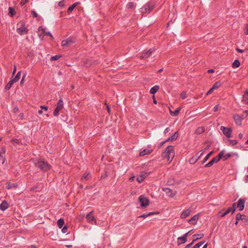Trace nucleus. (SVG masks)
<instances>
[{"mask_svg": "<svg viewBox=\"0 0 248 248\" xmlns=\"http://www.w3.org/2000/svg\"><path fill=\"white\" fill-rule=\"evenodd\" d=\"M35 167L38 168L44 171H47L51 168V166L46 161L41 159H37V161L35 162Z\"/></svg>", "mask_w": 248, "mask_h": 248, "instance_id": "nucleus-1", "label": "nucleus"}, {"mask_svg": "<svg viewBox=\"0 0 248 248\" xmlns=\"http://www.w3.org/2000/svg\"><path fill=\"white\" fill-rule=\"evenodd\" d=\"M174 156V151L173 146L169 145L165 150V151L162 153V156L163 158H167L168 160L170 158L172 159ZM172 160V159H171ZM171 160H170L171 161Z\"/></svg>", "mask_w": 248, "mask_h": 248, "instance_id": "nucleus-2", "label": "nucleus"}, {"mask_svg": "<svg viewBox=\"0 0 248 248\" xmlns=\"http://www.w3.org/2000/svg\"><path fill=\"white\" fill-rule=\"evenodd\" d=\"M154 3L153 2H148L142 8H141V12L142 14H149L154 9Z\"/></svg>", "mask_w": 248, "mask_h": 248, "instance_id": "nucleus-3", "label": "nucleus"}, {"mask_svg": "<svg viewBox=\"0 0 248 248\" xmlns=\"http://www.w3.org/2000/svg\"><path fill=\"white\" fill-rule=\"evenodd\" d=\"M139 201L141 207H147L149 204V200L143 195H141L139 198Z\"/></svg>", "mask_w": 248, "mask_h": 248, "instance_id": "nucleus-4", "label": "nucleus"}, {"mask_svg": "<svg viewBox=\"0 0 248 248\" xmlns=\"http://www.w3.org/2000/svg\"><path fill=\"white\" fill-rule=\"evenodd\" d=\"M221 130L222 131L223 134L228 138L232 137V130L231 128L226 127L222 126L220 128Z\"/></svg>", "mask_w": 248, "mask_h": 248, "instance_id": "nucleus-5", "label": "nucleus"}, {"mask_svg": "<svg viewBox=\"0 0 248 248\" xmlns=\"http://www.w3.org/2000/svg\"><path fill=\"white\" fill-rule=\"evenodd\" d=\"M162 190L166 192L167 196L171 198L174 197L177 193L176 190H172L168 187H163L162 188Z\"/></svg>", "mask_w": 248, "mask_h": 248, "instance_id": "nucleus-6", "label": "nucleus"}, {"mask_svg": "<svg viewBox=\"0 0 248 248\" xmlns=\"http://www.w3.org/2000/svg\"><path fill=\"white\" fill-rule=\"evenodd\" d=\"M93 211H91L90 212L89 214H88L86 216V218H87L88 221L93 224H95L96 225V220L94 217L93 215Z\"/></svg>", "mask_w": 248, "mask_h": 248, "instance_id": "nucleus-7", "label": "nucleus"}, {"mask_svg": "<svg viewBox=\"0 0 248 248\" xmlns=\"http://www.w3.org/2000/svg\"><path fill=\"white\" fill-rule=\"evenodd\" d=\"M75 41L72 38H68L66 40H62L61 45L62 46H66L72 45L75 43Z\"/></svg>", "mask_w": 248, "mask_h": 248, "instance_id": "nucleus-8", "label": "nucleus"}, {"mask_svg": "<svg viewBox=\"0 0 248 248\" xmlns=\"http://www.w3.org/2000/svg\"><path fill=\"white\" fill-rule=\"evenodd\" d=\"M233 117L235 121V123L239 126L241 125L242 121L244 118V115L243 114H241V115L236 114V115H234Z\"/></svg>", "mask_w": 248, "mask_h": 248, "instance_id": "nucleus-9", "label": "nucleus"}, {"mask_svg": "<svg viewBox=\"0 0 248 248\" xmlns=\"http://www.w3.org/2000/svg\"><path fill=\"white\" fill-rule=\"evenodd\" d=\"M153 51H154V49H153V48L150 49L148 50H144L141 53L140 58L145 59L149 57L152 55Z\"/></svg>", "mask_w": 248, "mask_h": 248, "instance_id": "nucleus-10", "label": "nucleus"}, {"mask_svg": "<svg viewBox=\"0 0 248 248\" xmlns=\"http://www.w3.org/2000/svg\"><path fill=\"white\" fill-rule=\"evenodd\" d=\"M203 236H204V234L203 233L196 234L193 235V237L194 238L193 240L190 244L187 245L185 247V248H189L192 246V245H193V244L194 243V242L199 240V239L202 238Z\"/></svg>", "mask_w": 248, "mask_h": 248, "instance_id": "nucleus-11", "label": "nucleus"}, {"mask_svg": "<svg viewBox=\"0 0 248 248\" xmlns=\"http://www.w3.org/2000/svg\"><path fill=\"white\" fill-rule=\"evenodd\" d=\"M17 32L20 34H27L28 32V30L25 26V24H22L21 26L17 29Z\"/></svg>", "mask_w": 248, "mask_h": 248, "instance_id": "nucleus-12", "label": "nucleus"}, {"mask_svg": "<svg viewBox=\"0 0 248 248\" xmlns=\"http://www.w3.org/2000/svg\"><path fill=\"white\" fill-rule=\"evenodd\" d=\"M202 154L203 153L200 154V152H198L194 156L189 159V163L191 164H195L200 158Z\"/></svg>", "mask_w": 248, "mask_h": 248, "instance_id": "nucleus-13", "label": "nucleus"}, {"mask_svg": "<svg viewBox=\"0 0 248 248\" xmlns=\"http://www.w3.org/2000/svg\"><path fill=\"white\" fill-rule=\"evenodd\" d=\"M245 200L244 199H240L237 202V207L239 208V210L242 211L244 210L245 207Z\"/></svg>", "mask_w": 248, "mask_h": 248, "instance_id": "nucleus-14", "label": "nucleus"}, {"mask_svg": "<svg viewBox=\"0 0 248 248\" xmlns=\"http://www.w3.org/2000/svg\"><path fill=\"white\" fill-rule=\"evenodd\" d=\"M187 241V234H185L183 236L178 238V245L186 243Z\"/></svg>", "mask_w": 248, "mask_h": 248, "instance_id": "nucleus-15", "label": "nucleus"}, {"mask_svg": "<svg viewBox=\"0 0 248 248\" xmlns=\"http://www.w3.org/2000/svg\"><path fill=\"white\" fill-rule=\"evenodd\" d=\"M198 218H199V215H195L192 218H191L190 219H189L188 220V222L189 223H190L191 224L195 225L196 223Z\"/></svg>", "mask_w": 248, "mask_h": 248, "instance_id": "nucleus-16", "label": "nucleus"}, {"mask_svg": "<svg viewBox=\"0 0 248 248\" xmlns=\"http://www.w3.org/2000/svg\"><path fill=\"white\" fill-rule=\"evenodd\" d=\"M191 213V210L189 209L185 210L182 213L180 217L181 218H185L188 217Z\"/></svg>", "mask_w": 248, "mask_h": 248, "instance_id": "nucleus-17", "label": "nucleus"}, {"mask_svg": "<svg viewBox=\"0 0 248 248\" xmlns=\"http://www.w3.org/2000/svg\"><path fill=\"white\" fill-rule=\"evenodd\" d=\"M8 207L9 204L6 201H2L1 203L0 204V209L2 211H5L8 208Z\"/></svg>", "mask_w": 248, "mask_h": 248, "instance_id": "nucleus-18", "label": "nucleus"}, {"mask_svg": "<svg viewBox=\"0 0 248 248\" xmlns=\"http://www.w3.org/2000/svg\"><path fill=\"white\" fill-rule=\"evenodd\" d=\"M17 187L18 184L17 183H11L10 182H7L6 184V188L8 189H10L12 188H17Z\"/></svg>", "mask_w": 248, "mask_h": 248, "instance_id": "nucleus-19", "label": "nucleus"}, {"mask_svg": "<svg viewBox=\"0 0 248 248\" xmlns=\"http://www.w3.org/2000/svg\"><path fill=\"white\" fill-rule=\"evenodd\" d=\"M80 4V2H77L76 3H74V4H73L71 6H70L68 9H67V13L68 14H70L71 13L73 10L75 8V7L78 4Z\"/></svg>", "mask_w": 248, "mask_h": 248, "instance_id": "nucleus-20", "label": "nucleus"}, {"mask_svg": "<svg viewBox=\"0 0 248 248\" xmlns=\"http://www.w3.org/2000/svg\"><path fill=\"white\" fill-rule=\"evenodd\" d=\"M152 151H153V150H152V149H151V150L148 149H144L140 153V156H144L146 155H149L151 153H152Z\"/></svg>", "mask_w": 248, "mask_h": 248, "instance_id": "nucleus-21", "label": "nucleus"}, {"mask_svg": "<svg viewBox=\"0 0 248 248\" xmlns=\"http://www.w3.org/2000/svg\"><path fill=\"white\" fill-rule=\"evenodd\" d=\"M178 137V132H176L170 138H169V139L166 140V141L168 142L169 141L175 140H176L177 139Z\"/></svg>", "mask_w": 248, "mask_h": 248, "instance_id": "nucleus-22", "label": "nucleus"}, {"mask_svg": "<svg viewBox=\"0 0 248 248\" xmlns=\"http://www.w3.org/2000/svg\"><path fill=\"white\" fill-rule=\"evenodd\" d=\"M181 108H178L175 111H173L170 108V112L171 116H176L178 115L181 110Z\"/></svg>", "mask_w": 248, "mask_h": 248, "instance_id": "nucleus-23", "label": "nucleus"}, {"mask_svg": "<svg viewBox=\"0 0 248 248\" xmlns=\"http://www.w3.org/2000/svg\"><path fill=\"white\" fill-rule=\"evenodd\" d=\"M235 205H236V203H233V204H232V207H231L228 208L226 210V211L227 212V213H228V214L230 212H232V214H233V213L235 211V210H236Z\"/></svg>", "mask_w": 248, "mask_h": 248, "instance_id": "nucleus-24", "label": "nucleus"}, {"mask_svg": "<svg viewBox=\"0 0 248 248\" xmlns=\"http://www.w3.org/2000/svg\"><path fill=\"white\" fill-rule=\"evenodd\" d=\"M235 205H236V203H233V204H232V207H231L228 208L226 210V211L227 212V213H228V214L230 212H232V214H233V213L235 211V210H236Z\"/></svg>", "mask_w": 248, "mask_h": 248, "instance_id": "nucleus-25", "label": "nucleus"}, {"mask_svg": "<svg viewBox=\"0 0 248 248\" xmlns=\"http://www.w3.org/2000/svg\"><path fill=\"white\" fill-rule=\"evenodd\" d=\"M159 89V86L158 85H155L151 89L150 93L151 94H154L158 91Z\"/></svg>", "mask_w": 248, "mask_h": 248, "instance_id": "nucleus-26", "label": "nucleus"}, {"mask_svg": "<svg viewBox=\"0 0 248 248\" xmlns=\"http://www.w3.org/2000/svg\"><path fill=\"white\" fill-rule=\"evenodd\" d=\"M225 151L222 150L218 155L215 157L216 158V163L218 162L220 160V159L223 157V155H224Z\"/></svg>", "mask_w": 248, "mask_h": 248, "instance_id": "nucleus-27", "label": "nucleus"}, {"mask_svg": "<svg viewBox=\"0 0 248 248\" xmlns=\"http://www.w3.org/2000/svg\"><path fill=\"white\" fill-rule=\"evenodd\" d=\"M215 162H216V158H213L210 161L206 164L204 167L205 168H209L211 167Z\"/></svg>", "mask_w": 248, "mask_h": 248, "instance_id": "nucleus-28", "label": "nucleus"}, {"mask_svg": "<svg viewBox=\"0 0 248 248\" xmlns=\"http://www.w3.org/2000/svg\"><path fill=\"white\" fill-rule=\"evenodd\" d=\"M9 10V15L11 17H13L15 15H16V12L15 9L12 7H9L8 8Z\"/></svg>", "mask_w": 248, "mask_h": 248, "instance_id": "nucleus-29", "label": "nucleus"}, {"mask_svg": "<svg viewBox=\"0 0 248 248\" xmlns=\"http://www.w3.org/2000/svg\"><path fill=\"white\" fill-rule=\"evenodd\" d=\"M15 83L12 79H11L9 82L5 86V89L7 90H9L11 87L12 86L13 84Z\"/></svg>", "mask_w": 248, "mask_h": 248, "instance_id": "nucleus-30", "label": "nucleus"}, {"mask_svg": "<svg viewBox=\"0 0 248 248\" xmlns=\"http://www.w3.org/2000/svg\"><path fill=\"white\" fill-rule=\"evenodd\" d=\"M240 62L238 60H235L232 64V67L233 68H236L239 67Z\"/></svg>", "mask_w": 248, "mask_h": 248, "instance_id": "nucleus-31", "label": "nucleus"}, {"mask_svg": "<svg viewBox=\"0 0 248 248\" xmlns=\"http://www.w3.org/2000/svg\"><path fill=\"white\" fill-rule=\"evenodd\" d=\"M39 30H41L43 33L46 35V36H49L50 37H51V39H53V36L52 35L51 33L50 32H47V31H45V29H44V28H42L41 29V27H39Z\"/></svg>", "mask_w": 248, "mask_h": 248, "instance_id": "nucleus-32", "label": "nucleus"}, {"mask_svg": "<svg viewBox=\"0 0 248 248\" xmlns=\"http://www.w3.org/2000/svg\"><path fill=\"white\" fill-rule=\"evenodd\" d=\"M227 214L228 213L226 211H225V209H223L218 212V216L221 217H223L226 216Z\"/></svg>", "mask_w": 248, "mask_h": 248, "instance_id": "nucleus-33", "label": "nucleus"}, {"mask_svg": "<svg viewBox=\"0 0 248 248\" xmlns=\"http://www.w3.org/2000/svg\"><path fill=\"white\" fill-rule=\"evenodd\" d=\"M204 131V128L203 127H199L197 128L195 131V133L197 134H201Z\"/></svg>", "mask_w": 248, "mask_h": 248, "instance_id": "nucleus-34", "label": "nucleus"}, {"mask_svg": "<svg viewBox=\"0 0 248 248\" xmlns=\"http://www.w3.org/2000/svg\"><path fill=\"white\" fill-rule=\"evenodd\" d=\"M64 224V221L63 219L60 218L57 221V225L59 228H62Z\"/></svg>", "mask_w": 248, "mask_h": 248, "instance_id": "nucleus-35", "label": "nucleus"}, {"mask_svg": "<svg viewBox=\"0 0 248 248\" xmlns=\"http://www.w3.org/2000/svg\"><path fill=\"white\" fill-rule=\"evenodd\" d=\"M84 63L86 67H89L94 63V62L92 60H87L84 62Z\"/></svg>", "mask_w": 248, "mask_h": 248, "instance_id": "nucleus-36", "label": "nucleus"}, {"mask_svg": "<svg viewBox=\"0 0 248 248\" xmlns=\"http://www.w3.org/2000/svg\"><path fill=\"white\" fill-rule=\"evenodd\" d=\"M175 184V181L173 178L169 179L167 183L168 186H173Z\"/></svg>", "mask_w": 248, "mask_h": 248, "instance_id": "nucleus-37", "label": "nucleus"}, {"mask_svg": "<svg viewBox=\"0 0 248 248\" xmlns=\"http://www.w3.org/2000/svg\"><path fill=\"white\" fill-rule=\"evenodd\" d=\"M20 76H21V71H19L16 75V77L12 79L13 80V81L15 82H16L17 81H18L20 78Z\"/></svg>", "mask_w": 248, "mask_h": 248, "instance_id": "nucleus-38", "label": "nucleus"}, {"mask_svg": "<svg viewBox=\"0 0 248 248\" xmlns=\"http://www.w3.org/2000/svg\"><path fill=\"white\" fill-rule=\"evenodd\" d=\"M221 85V83L219 81L216 82L213 86L212 88L215 90L218 89Z\"/></svg>", "mask_w": 248, "mask_h": 248, "instance_id": "nucleus-39", "label": "nucleus"}, {"mask_svg": "<svg viewBox=\"0 0 248 248\" xmlns=\"http://www.w3.org/2000/svg\"><path fill=\"white\" fill-rule=\"evenodd\" d=\"M213 153V152H211L206 155L203 161L202 162V164H203L204 163H205L206 161L208 160L210 156L212 155Z\"/></svg>", "mask_w": 248, "mask_h": 248, "instance_id": "nucleus-40", "label": "nucleus"}, {"mask_svg": "<svg viewBox=\"0 0 248 248\" xmlns=\"http://www.w3.org/2000/svg\"><path fill=\"white\" fill-rule=\"evenodd\" d=\"M61 57H62L61 55H56L55 56L51 57L50 58V61H56V60H59Z\"/></svg>", "mask_w": 248, "mask_h": 248, "instance_id": "nucleus-41", "label": "nucleus"}, {"mask_svg": "<svg viewBox=\"0 0 248 248\" xmlns=\"http://www.w3.org/2000/svg\"><path fill=\"white\" fill-rule=\"evenodd\" d=\"M242 221L243 222L245 225H248V217L244 215L243 216V218H242Z\"/></svg>", "mask_w": 248, "mask_h": 248, "instance_id": "nucleus-42", "label": "nucleus"}, {"mask_svg": "<svg viewBox=\"0 0 248 248\" xmlns=\"http://www.w3.org/2000/svg\"><path fill=\"white\" fill-rule=\"evenodd\" d=\"M62 109V108L57 107L53 112V115L55 116H58L59 114L60 110H61Z\"/></svg>", "mask_w": 248, "mask_h": 248, "instance_id": "nucleus-43", "label": "nucleus"}, {"mask_svg": "<svg viewBox=\"0 0 248 248\" xmlns=\"http://www.w3.org/2000/svg\"><path fill=\"white\" fill-rule=\"evenodd\" d=\"M57 107H58L59 108H63V102H62V99L61 98L59 100V101H58V102L57 103Z\"/></svg>", "mask_w": 248, "mask_h": 248, "instance_id": "nucleus-44", "label": "nucleus"}, {"mask_svg": "<svg viewBox=\"0 0 248 248\" xmlns=\"http://www.w3.org/2000/svg\"><path fill=\"white\" fill-rule=\"evenodd\" d=\"M11 142L12 143V144L14 146H16V144H19V142H20L19 140L18 139H13L11 140Z\"/></svg>", "mask_w": 248, "mask_h": 248, "instance_id": "nucleus-45", "label": "nucleus"}, {"mask_svg": "<svg viewBox=\"0 0 248 248\" xmlns=\"http://www.w3.org/2000/svg\"><path fill=\"white\" fill-rule=\"evenodd\" d=\"M205 243V241H201L197 244H196L194 246V247L192 248H199L201 247L204 243Z\"/></svg>", "mask_w": 248, "mask_h": 248, "instance_id": "nucleus-46", "label": "nucleus"}, {"mask_svg": "<svg viewBox=\"0 0 248 248\" xmlns=\"http://www.w3.org/2000/svg\"><path fill=\"white\" fill-rule=\"evenodd\" d=\"M244 216V215H242L240 213L237 214L236 215V220H237V221L240 220H242V218H243Z\"/></svg>", "mask_w": 248, "mask_h": 248, "instance_id": "nucleus-47", "label": "nucleus"}, {"mask_svg": "<svg viewBox=\"0 0 248 248\" xmlns=\"http://www.w3.org/2000/svg\"><path fill=\"white\" fill-rule=\"evenodd\" d=\"M180 97L183 99H186L187 97V95H186V92H182L180 94Z\"/></svg>", "mask_w": 248, "mask_h": 248, "instance_id": "nucleus-48", "label": "nucleus"}, {"mask_svg": "<svg viewBox=\"0 0 248 248\" xmlns=\"http://www.w3.org/2000/svg\"><path fill=\"white\" fill-rule=\"evenodd\" d=\"M232 156L231 154H227L225 155H223V160H226L228 159Z\"/></svg>", "mask_w": 248, "mask_h": 248, "instance_id": "nucleus-49", "label": "nucleus"}, {"mask_svg": "<svg viewBox=\"0 0 248 248\" xmlns=\"http://www.w3.org/2000/svg\"><path fill=\"white\" fill-rule=\"evenodd\" d=\"M134 3L132 2H130L128 3V4L127 5V7L128 9H132V8L134 7Z\"/></svg>", "mask_w": 248, "mask_h": 248, "instance_id": "nucleus-50", "label": "nucleus"}, {"mask_svg": "<svg viewBox=\"0 0 248 248\" xmlns=\"http://www.w3.org/2000/svg\"><path fill=\"white\" fill-rule=\"evenodd\" d=\"M228 141L230 142V144L232 145H234L237 144V141L236 140H229Z\"/></svg>", "mask_w": 248, "mask_h": 248, "instance_id": "nucleus-51", "label": "nucleus"}, {"mask_svg": "<svg viewBox=\"0 0 248 248\" xmlns=\"http://www.w3.org/2000/svg\"><path fill=\"white\" fill-rule=\"evenodd\" d=\"M242 102L243 103L248 105V99L245 96V95H243Z\"/></svg>", "mask_w": 248, "mask_h": 248, "instance_id": "nucleus-52", "label": "nucleus"}, {"mask_svg": "<svg viewBox=\"0 0 248 248\" xmlns=\"http://www.w3.org/2000/svg\"><path fill=\"white\" fill-rule=\"evenodd\" d=\"M144 179V178H143V175H140V176H139L137 177V181L139 182V183H141L142 181H143Z\"/></svg>", "mask_w": 248, "mask_h": 248, "instance_id": "nucleus-53", "label": "nucleus"}, {"mask_svg": "<svg viewBox=\"0 0 248 248\" xmlns=\"http://www.w3.org/2000/svg\"><path fill=\"white\" fill-rule=\"evenodd\" d=\"M244 33L246 35H248V24L246 25V27L244 29Z\"/></svg>", "mask_w": 248, "mask_h": 248, "instance_id": "nucleus-54", "label": "nucleus"}, {"mask_svg": "<svg viewBox=\"0 0 248 248\" xmlns=\"http://www.w3.org/2000/svg\"><path fill=\"white\" fill-rule=\"evenodd\" d=\"M63 1H64V0H62L59 2V3H58L59 6H60L61 7H63L64 6V4L63 3Z\"/></svg>", "mask_w": 248, "mask_h": 248, "instance_id": "nucleus-55", "label": "nucleus"}, {"mask_svg": "<svg viewBox=\"0 0 248 248\" xmlns=\"http://www.w3.org/2000/svg\"><path fill=\"white\" fill-rule=\"evenodd\" d=\"M29 0H21L20 3L21 6L24 5L25 4L28 2Z\"/></svg>", "mask_w": 248, "mask_h": 248, "instance_id": "nucleus-56", "label": "nucleus"}, {"mask_svg": "<svg viewBox=\"0 0 248 248\" xmlns=\"http://www.w3.org/2000/svg\"><path fill=\"white\" fill-rule=\"evenodd\" d=\"M25 76H26L25 74H24L23 76V77H22V79H21V81L20 82V85H23L24 82V78H25Z\"/></svg>", "mask_w": 248, "mask_h": 248, "instance_id": "nucleus-57", "label": "nucleus"}, {"mask_svg": "<svg viewBox=\"0 0 248 248\" xmlns=\"http://www.w3.org/2000/svg\"><path fill=\"white\" fill-rule=\"evenodd\" d=\"M31 13L34 17H37L38 16V14L34 11H31Z\"/></svg>", "mask_w": 248, "mask_h": 248, "instance_id": "nucleus-58", "label": "nucleus"}, {"mask_svg": "<svg viewBox=\"0 0 248 248\" xmlns=\"http://www.w3.org/2000/svg\"><path fill=\"white\" fill-rule=\"evenodd\" d=\"M67 231V227L66 226H65L63 227V228L62 229V232L63 233H65Z\"/></svg>", "mask_w": 248, "mask_h": 248, "instance_id": "nucleus-59", "label": "nucleus"}, {"mask_svg": "<svg viewBox=\"0 0 248 248\" xmlns=\"http://www.w3.org/2000/svg\"><path fill=\"white\" fill-rule=\"evenodd\" d=\"M148 217V214H143L140 216L139 217H141V218H146L147 217Z\"/></svg>", "mask_w": 248, "mask_h": 248, "instance_id": "nucleus-60", "label": "nucleus"}, {"mask_svg": "<svg viewBox=\"0 0 248 248\" xmlns=\"http://www.w3.org/2000/svg\"><path fill=\"white\" fill-rule=\"evenodd\" d=\"M159 214V212H150L148 214V217L149 216H152V215H155V214Z\"/></svg>", "mask_w": 248, "mask_h": 248, "instance_id": "nucleus-61", "label": "nucleus"}, {"mask_svg": "<svg viewBox=\"0 0 248 248\" xmlns=\"http://www.w3.org/2000/svg\"><path fill=\"white\" fill-rule=\"evenodd\" d=\"M40 108L42 109H44L46 111H47L48 110V107L46 106H41Z\"/></svg>", "mask_w": 248, "mask_h": 248, "instance_id": "nucleus-62", "label": "nucleus"}, {"mask_svg": "<svg viewBox=\"0 0 248 248\" xmlns=\"http://www.w3.org/2000/svg\"><path fill=\"white\" fill-rule=\"evenodd\" d=\"M214 90V89L212 87L208 92L207 93H206V95L211 93Z\"/></svg>", "mask_w": 248, "mask_h": 248, "instance_id": "nucleus-63", "label": "nucleus"}, {"mask_svg": "<svg viewBox=\"0 0 248 248\" xmlns=\"http://www.w3.org/2000/svg\"><path fill=\"white\" fill-rule=\"evenodd\" d=\"M5 160V159L4 157H3L2 156L0 157V162H1L2 164H4Z\"/></svg>", "mask_w": 248, "mask_h": 248, "instance_id": "nucleus-64", "label": "nucleus"}]
</instances>
